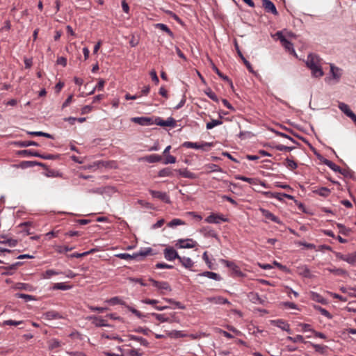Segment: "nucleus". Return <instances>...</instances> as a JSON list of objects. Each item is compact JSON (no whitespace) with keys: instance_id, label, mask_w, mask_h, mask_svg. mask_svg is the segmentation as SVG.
Segmentation results:
<instances>
[{"instance_id":"0eeeda50","label":"nucleus","mask_w":356,"mask_h":356,"mask_svg":"<svg viewBox=\"0 0 356 356\" xmlns=\"http://www.w3.org/2000/svg\"><path fill=\"white\" fill-rule=\"evenodd\" d=\"M197 243L192 238L179 239L177 241V246L179 248H193L195 247Z\"/></svg>"},{"instance_id":"79ce46f5","label":"nucleus","mask_w":356,"mask_h":356,"mask_svg":"<svg viewBox=\"0 0 356 356\" xmlns=\"http://www.w3.org/2000/svg\"><path fill=\"white\" fill-rule=\"evenodd\" d=\"M330 190L326 187H321L314 191V193L322 197H327L330 194Z\"/></svg>"},{"instance_id":"4be33fe9","label":"nucleus","mask_w":356,"mask_h":356,"mask_svg":"<svg viewBox=\"0 0 356 356\" xmlns=\"http://www.w3.org/2000/svg\"><path fill=\"white\" fill-rule=\"evenodd\" d=\"M179 262L186 268H191L193 267L194 263L193 261L188 257H180L178 259Z\"/></svg>"},{"instance_id":"a878e982","label":"nucleus","mask_w":356,"mask_h":356,"mask_svg":"<svg viewBox=\"0 0 356 356\" xmlns=\"http://www.w3.org/2000/svg\"><path fill=\"white\" fill-rule=\"evenodd\" d=\"M128 338L130 340H134L139 342L142 346L147 347L149 346V342L144 338L141 337H138L132 334L128 335Z\"/></svg>"},{"instance_id":"13d9d810","label":"nucleus","mask_w":356,"mask_h":356,"mask_svg":"<svg viewBox=\"0 0 356 356\" xmlns=\"http://www.w3.org/2000/svg\"><path fill=\"white\" fill-rule=\"evenodd\" d=\"M274 148L279 151L291 152V150H293L294 149V147H288V146H285L284 145L279 144V145H275Z\"/></svg>"},{"instance_id":"a18cd8bd","label":"nucleus","mask_w":356,"mask_h":356,"mask_svg":"<svg viewBox=\"0 0 356 356\" xmlns=\"http://www.w3.org/2000/svg\"><path fill=\"white\" fill-rule=\"evenodd\" d=\"M63 273L61 272H58V271H56L53 269H49V270H47L43 274H42V277L44 279H49L50 278L51 276L53 275H60V274H62Z\"/></svg>"},{"instance_id":"6e6d98bb","label":"nucleus","mask_w":356,"mask_h":356,"mask_svg":"<svg viewBox=\"0 0 356 356\" xmlns=\"http://www.w3.org/2000/svg\"><path fill=\"white\" fill-rule=\"evenodd\" d=\"M285 165L291 170H295L298 167L297 163L289 158L286 159Z\"/></svg>"},{"instance_id":"f8f14e48","label":"nucleus","mask_w":356,"mask_h":356,"mask_svg":"<svg viewBox=\"0 0 356 356\" xmlns=\"http://www.w3.org/2000/svg\"><path fill=\"white\" fill-rule=\"evenodd\" d=\"M260 211L261 212L262 215L267 219H269L272 220L274 222H276L277 224H282V221L280 220V218L277 216H275L274 214H273L270 211L268 210H266L265 209H260Z\"/></svg>"},{"instance_id":"3c124183","label":"nucleus","mask_w":356,"mask_h":356,"mask_svg":"<svg viewBox=\"0 0 356 356\" xmlns=\"http://www.w3.org/2000/svg\"><path fill=\"white\" fill-rule=\"evenodd\" d=\"M222 124V122L221 120H212L211 122H209L207 123V129H213L214 127L216 126H218V125H220Z\"/></svg>"},{"instance_id":"412c9836","label":"nucleus","mask_w":356,"mask_h":356,"mask_svg":"<svg viewBox=\"0 0 356 356\" xmlns=\"http://www.w3.org/2000/svg\"><path fill=\"white\" fill-rule=\"evenodd\" d=\"M207 300L210 302H213V303H216V304H220V305L230 304V302H229V300L227 299L224 298H222L221 296L211 297V298H208Z\"/></svg>"},{"instance_id":"58836bf2","label":"nucleus","mask_w":356,"mask_h":356,"mask_svg":"<svg viewBox=\"0 0 356 356\" xmlns=\"http://www.w3.org/2000/svg\"><path fill=\"white\" fill-rule=\"evenodd\" d=\"M248 297L250 300L254 304H262L264 302V300L259 297V296L257 293H250L248 295Z\"/></svg>"},{"instance_id":"f03ea898","label":"nucleus","mask_w":356,"mask_h":356,"mask_svg":"<svg viewBox=\"0 0 356 356\" xmlns=\"http://www.w3.org/2000/svg\"><path fill=\"white\" fill-rule=\"evenodd\" d=\"M275 35L280 40L282 46L285 48L286 51L293 54H296L293 44L283 35L281 31H277L275 33Z\"/></svg>"},{"instance_id":"09e8293b","label":"nucleus","mask_w":356,"mask_h":356,"mask_svg":"<svg viewBox=\"0 0 356 356\" xmlns=\"http://www.w3.org/2000/svg\"><path fill=\"white\" fill-rule=\"evenodd\" d=\"M311 346L315 349L316 352L321 354H323L327 349V346L323 345L314 344L311 343Z\"/></svg>"},{"instance_id":"f3484780","label":"nucleus","mask_w":356,"mask_h":356,"mask_svg":"<svg viewBox=\"0 0 356 356\" xmlns=\"http://www.w3.org/2000/svg\"><path fill=\"white\" fill-rule=\"evenodd\" d=\"M36 165H39L42 168H46V166H47L46 164H44L43 163H40V162H38V161H22L20 163V167H22V168L33 167V166H36Z\"/></svg>"},{"instance_id":"de8ad7c7","label":"nucleus","mask_w":356,"mask_h":356,"mask_svg":"<svg viewBox=\"0 0 356 356\" xmlns=\"http://www.w3.org/2000/svg\"><path fill=\"white\" fill-rule=\"evenodd\" d=\"M48 343L49 350H53L60 346V342L56 339L49 340Z\"/></svg>"},{"instance_id":"4c0bfd02","label":"nucleus","mask_w":356,"mask_h":356,"mask_svg":"<svg viewBox=\"0 0 356 356\" xmlns=\"http://www.w3.org/2000/svg\"><path fill=\"white\" fill-rule=\"evenodd\" d=\"M167 335L170 338H175V339L185 337L187 336L186 334L183 333L181 331H177V330H172V331L169 332L167 334Z\"/></svg>"},{"instance_id":"c756f323","label":"nucleus","mask_w":356,"mask_h":356,"mask_svg":"<svg viewBox=\"0 0 356 356\" xmlns=\"http://www.w3.org/2000/svg\"><path fill=\"white\" fill-rule=\"evenodd\" d=\"M298 269L299 273L301 275H302L303 277H308V278L312 277L311 272L307 266H305V265L301 266L298 267Z\"/></svg>"},{"instance_id":"5fc2aeb1","label":"nucleus","mask_w":356,"mask_h":356,"mask_svg":"<svg viewBox=\"0 0 356 356\" xmlns=\"http://www.w3.org/2000/svg\"><path fill=\"white\" fill-rule=\"evenodd\" d=\"M337 227L339 229V232L343 235H348L351 232L350 229L346 228L341 223H337Z\"/></svg>"},{"instance_id":"e2e57ef3","label":"nucleus","mask_w":356,"mask_h":356,"mask_svg":"<svg viewBox=\"0 0 356 356\" xmlns=\"http://www.w3.org/2000/svg\"><path fill=\"white\" fill-rule=\"evenodd\" d=\"M60 154H40V158L44 159H49V160H56L60 158Z\"/></svg>"},{"instance_id":"6ab92c4d","label":"nucleus","mask_w":356,"mask_h":356,"mask_svg":"<svg viewBox=\"0 0 356 356\" xmlns=\"http://www.w3.org/2000/svg\"><path fill=\"white\" fill-rule=\"evenodd\" d=\"M323 162V163L325 165L328 166L333 171L337 172H340L341 174H343V172H342L341 168L339 166H338L337 165H336L332 161H330V160H328L327 159H324Z\"/></svg>"},{"instance_id":"c85d7f7f","label":"nucleus","mask_w":356,"mask_h":356,"mask_svg":"<svg viewBox=\"0 0 356 356\" xmlns=\"http://www.w3.org/2000/svg\"><path fill=\"white\" fill-rule=\"evenodd\" d=\"M201 232L205 236L208 237H212V238H217V234L216 232L212 229L209 227H204Z\"/></svg>"},{"instance_id":"cd10ccee","label":"nucleus","mask_w":356,"mask_h":356,"mask_svg":"<svg viewBox=\"0 0 356 356\" xmlns=\"http://www.w3.org/2000/svg\"><path fill=\"white\" fill-rule=\"evenodd\" d=\"M339 108L348 117H349L353 112L350 108L349 106L343 102H339Z\"/></svg>"},{"instance_id":"9d476101","label":"nucleus","mask_w":356,"mask_h":356,"mask_svg":"<svg viewBox=\"0 0 356 356\" xmlns=\"http://www.w3.org/2000/svg\"><path fill=\"white\" fill-rule=\"evenodd\" d=\"M261 1H262V6L266 12L271 13L275 15H277L278 14L275 4L271 1H270V0H261Z\"/></svg>"},{"instance_id":"dca6fc26","label":"nucleus","mask_w":356,"mask_h":356,"mask_svg":"<svg viewBox=\"0 0 356 356\" xmlns=\"http://www.w3.org/2000/svg\"><path fill=\"white\" fill-rule=\"evenodd\" d=\"M90 320H92V323L96 327L108 326L106 321L101 317L92 316L89 317Z\"/></svg>"},{"instance_id":"20e7f679","label":"nucleus","mask_w":356,"mask_h":356,"mask_svg":"<svg viewBox=\"0 0 356 356\" xmlns=\"http://www.w3.org/2000/svg\"><path fill=\"white\" fill-rule=\"evenodd\" d=\"M149 193L152 195V197L157 198L165 203H170V200L169 196L165 192H161L154 190H149Z\"/></svg>"},{"instance_id":"f704fd0d","label":"nucleus","mask_w":356,"mask_h":356,"mask_svg":"<svg viewBox=\"0 0 356 356\" xmlns=\"http://www.w3.org/2000/svg\"><path fill=\"white\" fill-rule=\"evenodd\" d=\"M1 238H3L4 240L0 241V243L7 244L10 247H15L17 244V241L15 239L7 238L4 235H1Z\"/></svg>"},{"instance_id":"49530a36","label":"nucleus","mask_w":356,"mask_h":356,"mask_svg":"<svg viewBox=\"0 0 356 356\" xmlns=\"http://www.w3.org/2000/svg\"><path fill=\"white\" fill-rule=\"evenodd\" d=\"M152 252V249L151 248H145L144 249L140 250L138 252H136V254H138V258L139 257H146L149 254H151Z\"/></svg>"},{"instance_id":"69168bd1","label":"nucleus","mask_w":356,"mask_h":356,"mask_svg":"<svg viewBox=\"0 0 356 356\" xmlns=\"http://www.w3.org/2000/svg\"><path fill=\"white\" fill-rule=\"evenodd\" d=\"M165 158L163 161V163L167 165L169 163H175L176 162V158L174 156L170 154L165 155Z\"/></svg>"},{"instance_id":"864d4df0","label":"nucleus","mask_w":356,"mask_h":356,"mask_svg":"<svg viewBox=\"0 0 356 356\" xmlns=\"http://www.w3.org/2000/svg\"><path fill=\"white\" fill-rule=\"evenodd\" d=\"M152 316H154L158 321L161 322H170L168 317H165L164 314L152 313Z\"/></svg>"},{"instance_id":"72a5a7b5","label":"nucleus","mask_w":356,"mask_h":356,"mask_svg":"<svg viewBox=\"0 0 356 356\" xmlns=\"http://www.w3.org/2000/svg\"><path fill=\"white\" fill-rule=\"evenodd\" d=\"M312 75L315 77H321L323 75V72L319 64L310 69Z\"/></svg>"},{"instance_id":"2eb2a0df","label":"nucleus","mask_w":356,"mask_h":356,"mask_svg":"<svg viewBox=\"0 0 356 356\" xmlns=\"http://www.w3.org/2000/svg\"><path fill=\"white\" fill-rule=\"evenodd\" d=\"M211 67L213 69V70L222 79H223L224 81H227V83H229V84L232 87L233 86V83L232 81V80L226 75L223 74L219 70L218 68L215 65V64L212 62V60H211Z\"/></svg>"},{"instance_id":"c9c22d12","label":"nucleus","mask_w":356,"mask_h":356,"mask_svg":"<svg viewBox=\"0 0 356 356\" xmlns=\"http://www.w3.org/2000/svg\"><path fill=\"white\" fill-rule=\"evenodd\" d=\"M155 27L158 28L163 31H165L170 37L174 38L173 33L170 31V29L164 24L158 23L155 24Z\"/></svg>"},{"instance_id":"4468645a","label":"nucleus","mask_w":356,"mask_h":356,"mask_svg":"<svg viewBox=\"0 0 356 356\" xmlns=\"http://www.w3.org/2000/svg\"><path fill=\"white\" fill-rule=\"evenodd\" d=\"M271 323L280 328H281L282 330H285L289 333H291V330L289 325L286 323L285 321L279 319V320H274L271 321Z\"/></svg>"},{"instance_id":"f257e3e1","label":"nucleus","mask_w":356,"mask_h":356,"mask_svg":"<svg viewBox=\"0 0 356 356\" xmlns=\"http://www.w3.org/2000/svg\"><path fill=\"white\" fill-rule=\"evenodd\" d=\"M213 145V143H207V142H202L201 143H193L186 141L184 142L182 144V146L186 148H194V149H201L203 151H207V149L206 147H210Z\"/></svg>"},{"instance_id":"423d86ee","label":"nucleus","mask_w":356,"mask_h":356,"mask_svg":"<svg viewBox=\"0 0 356 356\" xmlns=\"http://www.w3.org/2000/svg\"><path fill=\"white\" fill-rule=\"evenodd\" d=\"M234 46H235V48H236V50L237 51L238 55L239 56V57L243 60L244 65L246 66V67L248 68V71L250 73H252V74H255L256 72L254 71L252 65L250 64V63L248 60H246V58L244 57V56L241 53V50L239 49V46L238 44V42H237V41L236 40H234Z\"/></svg>"},{"instance_id":"a211bd4d","label":"nucleus","mask_w":356,"mask_h":356,"mask_svg":"<svg viewBox=\"0 0 356 356\" xmlns=\"http://www.w3.org/2000/svg\"><path fill=\"white\" fill-rule=\"evenodd\" d=\"M175 171L177 172L179 174V175H181L183 177H186V178H188V179H195L197 177V176L195 173H193V172L188 171L186 168V169H179V170H175Z\"/></svg>"},{"instance_id":"7ed1b4c3","label":"nucleus","mask_w":356,"mask_h":356,"mask_svg":"<svg viewBox=\"0 0 356 356\" xmlns=\"http://www.w3.org/2000/svg\"><path fill=\"white\" fill-rule=\"evenodd\" d=\"M154 124L161 127H175L176 126V120L173 118H168L166 120H163L159 117H157L154 120Z\"/></svg>"},{"instance_id":"2f4dec72","label":"nucleus","mask_w":356,"mask_h":356,"mask_svg":"<svg viewBox=\"0 0 356 356\" xmlns=\"http://www.w3.org/2000/svg\"><path fill=\"white\" fill-rule=\"evenodd\" d=\"M158 176L161 177H172L173 170L170 168H163L158 172Z\"/></svg>"},{"instance_id":"bb28decb","label":"nucleus","mask_w":356,"mask_h":356,"mask_svg":"<svg viewBox=\"0 0 356 356\" xmlns=\"http://www.w3.org/2000/svg\"><path fill=\"white\" fill-rule=\"evenodd\" d=\"M14 145H15L16 146L19 147H29V146H31V145L39 146L38 143H36L35 141H32V140H29V141H16V142L14 143Z\"/></svg>"},{"instance_id":"39448f33","label":"nucleus","mask_w":356,"mask_h":356,"mask_svg":"<svg viewBox=\"0 0 356 356\" xmlns=\"http://www.w3.org/2000/svg\"><path fill=\"white\" fill-rule=\"evenodd\" d=\"M131 120L141 126H149L154 123V120L149 117H135L132 118Z\"/></svg>"},{"instance_id":"680f3d73","label":"nucleus","mask_w":356,"mask_h":356,"mask_svg":"<svg viewBox=\"0 0 356 356\" xmlns=\"http://www.w3.org/2000/svg\"><path fill=\"white\" fill-rule=\"evenodd\" d=\"M287 339L293 342V343H298V342H303L305 343L304 341V338L302 335L298 334L294 337H288Z\"/></svg>"},{"instance_id":"052dcab7","label":"nucleus","mask_w":356,"mask_h":356,"mask_svg":"<svg viewBox=\"0 0 356 356\" xmlns=\"http://www.w3.org/2000/svg\"><path fill=\"white\" fill-rule=\"evenodd\" d=\"M206 168L209 170V172H221L222 169L217 165L210 163L206 165Z\"/></svg>"},{"instance_id":"8fccbe9b","label":"nucleus","mask_w":356,"mask_h":356,"mask_svg":"<svg viewBox=\"0 0 356 356\" xmlns=\"http://www.w3.org/2000/svg\"><path fill=\"white\" fill-rule=\"evenodd\" d=\"M70 288L71 286L66 285L65 283L63 282L56 283L53 286V289L55 290H68Z\"/></svg>"},{"instance_id":"aec40b11","label":"nucleus","mask_w":356,"mask_h":356,"mask_svg":"<svg viewBox=\"0 0 356 356\" xmlns=\"http://www.w3.org/2000/svg\"><path fill=\"white\" fill-rule=\"evenodd\" d=\"M45 319L53 320L61 318V315L56 311H49L43 314Z\"/></svg>"},{"instance_id":"4d7b16f0","label":"nucleus","mask_w":356,"mask_h":356,"mask_svg":"<svg viewBox=\"0 0 356 356\" xmlns=\"http://www.w3.org/2000/svg\"><path fill=\"white\" fill-rule=\"evenodd\" d=\"M235 179L238 180H242L246 182H248L249 184H255L256 179L253 178H249L246 177L242 175H236Z\"/></svg>"},{"instance_id":"c03bdc74","label":"nucleus","mask_w":356,"mask_h":356,"mask_svg":"<svg viewBox=\"0 0 356 356\" xmlns=\"http://www.w3.org/2000/svg\"><path fill=\"white\" fill-rule=\"evenodd\" d=\"M314 308L315 309L319 311V312L324 316H325L326 318H327L328 319H331L332 318V315L325 309L320 307V306H318V305H315L314 306Z\"/></svg>"},{"instance_id":"e433bc0d","label":"nucleus","mask_w":356,"mask_h":356,"mask_svg":"<svg viewBox=\"0 0 356 356\" xmlns=\"http://www.w3.org/2000/svg\"><path fill=\"white\" fill-rule=\"evenodd\" d=\"M118 258L122 259H138V254L134 253L133 254H130L128 253H120L115 255Z\"/></svg>"},{"instance_id":"603ef678","label":"nucleus","mask_w":356,"mask_h":356,"mask_svg":"<svg viewBox=\"0 0 356 356\" xmlns=\"http://www.w3.org/2000/svg\"><path fill=\"white\" fill-rule=\"evenodd\" d=\"M345 261L350 264L356 263V252L346 254Z\"/></svg>"},{"instance_id":"37998d69","label":"nucleus","mask_w":356,"mask_h":356,"mask_svg":"<svg viewBox=\"0 0 356 356\" xmlns=\"http://www.w3.org/2000/svg\"><path fill=\"white\" fill-rule=\"evenodd\" d=\"M157 289L161 291V293H163V291H171V287L167 282H159Z\"/></svg>"},{"instance_id":"5701e85b","label":"nucleus","mask_w":356,"mask_h":356,"mask_svg":"<svg viewBox=\"0 0 356 356\" xmlns=\"http://www.w3.org/2000/svg\"><path fill=\"white\" fill-rule=\"evenodd\" d=\"M17 154L20 155V156H36V157L40 156V153H38V152L33 151V150H31V149H24V150L18 151Z\"/></svg>"},{"instance_id":"ddd939ff","label":"nucleus","mask_w":356,"mask_h":356,"mask_svg":"<svg viewBox=\"0 0 356 356\" xmlns=\"http://www.w3.org/2000/svg\"><path fill=\"white\" fill-rule=\"evenodd\" d=\"M319 64V58L315 54H309L306 61L307 66L311 69Z\"/></svg>"},{"instance_id":"a19ab883","label":"nucleus","mask_w":356,"mask_h":356,"mask_svg":"<svg viewBox=\"0 0 356 356\" xmlns=\"http://www.w3.org/2000/svg\"><path fill=\"white\" fill-rule=\"evenodd\" d=\"M326 270L329 271L330 273H334L336 275H347L348 273L346 270L342 269V268H326Z\"/></svg>"},{"instance_id":"6e6552de","label":"nucleus","mask_w":356,"mask_h":356,"mask_svg":"<svg viewBox=\"0 0 356 356\" xmlns=\"http://www.w3.org/2000/svg\"><path fill=\"white\" fill-rule=\"evenodd\" d=\"M164 257L168 261H173L175 259H179V255L173 248H167L163 251Z\"/></svg>"},{"instance_id":"bf43d9fd","label":"nucleus","mask_w":356,"mask_h":356,"mask_svg":"<svg viewBox=\"0 0 356 356\" xmlns=\"http://www.w3.org/2000/svg\"><path fill=\"white\" fill-rule=\"evenodd\" d=\"M184 222L182 221L181 220L178 219V218H174L170 222H169L168 223V226L170 227H173L175 226L181 225H184Z\"/></svg>"},{"instance_id":"1a4fd4ad","label":"nucleus","mask_w":356,"mask_h":356,"mask_svg":"<svg viewBox=\"0 0 356 356\" xmlns=\"http://www.w3.org/2000/svg\"><path fill=\"white\" fill-rule=\"evenodd\" d=\"M205 221L208 223L218 224L220 223V221L227 222V219L225 218L222 215H217L215 213H212L205 219Z\"/></svg>"},{"instance_id":"7c9ffc66","label":"nucleus","mask_w":356,"mask_h":356,"mask_svg":"<svg viewBox=\"0 0 356 356\" xmlns=\"http://www.w3.org/2000/svg\"><path fill=\"white\" fill-rule=\"evenodd\" d=\"M340 71H341V70L339 67H335L333 65H330V72L332 74V76L333 79H334L337 81L340 79V77L341 76Z\"/></svg>"},{"instance_id":"b1692460","label":"nucleus","mask_w":356,"mask_h":356,"mask_svg":"<svg viewBox=\"0 0 356 356\" xmlns=\"http://www.w3.org/2000/svg\"><path fill=\"white\" fill-rule=\"evenodd\" d=\"M144 160L149 163L159 162L162 160V156L158 154H151L146 156Z\"/></svg>"},{"instance_id":"338daca9","label":"nucleus","mask_w":356,"mask_h":356,"mask_svg":"<svg viewBox=\"0 0 356 356\" xmlns=\"http://www.w3.org/2000/svg\"><path fill=\"white\" fill-rule=\"evenodd\" d=\"M15 296L17 298L24 299L26 302L29 301V300H35V298H34V297L33 296L29 295V294L17 293Z\"/></svg>"},{"instance_id":"0e129e2a","label":"nucleus","mask_w":356,"mask_h":356,"mask_svg":"<svg viewBox=\"0 0 356 356\" xmlns=\"http://www.w3.org/2000/svg\"><path fill=\"white\" fill-rule=\"evenodd\" d=\"M205 94L213 101L216 102H218V98L217 95L211 89H207L205 91Z\"/></svg>"},{"instance_id":"ea45409f","label":"nucleus","mask_w":356,"mask_h":356,"mask_svg":"<svg viewBox=\"0 0 356 356\" xmlns=\"http://www.w3.org/2000/svg\"><path fill=\"white\" fill-rule=\"evenodd\" d=\"M101 337L102 338H106V339H113V340H116L118 341V342L121 343V342H123L124 340L120 337L118 334H106L105 332H102L101 334Z\"/></svg>"},{"instance_id":"774afa93","label":"nucleus","mask_w":356,"mask_h":356,"mask_svg":"<svg viewBox=\"0 0 356 356\" xmlns=\"http://www.w3.org/2000/svg\"><path fill=\"white\" fill-rule=\"evenodd\" d=\"M127 354L129 356H143V353H140L136 349H131L128 350Z\"/></svg>"},{"instance_id":"9b49d317","label":"nucleus","mask_w":356,"mask_h":356,"mask_svg":"<svg viewBox=\"0 0 356 356\" xmlns=\"http://www.w3.org/2000/svg\"><path fill=\"white\" fill-rule=\"evenodd\" d=\"M220 262L229 268L235 275H241L242 273L238 266L234 262L225 259H220Z\"/></svg>"},{"instance_id":"393cba45","label":"nucleus","mask_w":356,"mask_h":356,"mask_svg":"<svg viewBox=\"0 0 356 356\" xmlns=\"http://www.w3.org/2000/svg\"><path fill=\"white\" fill-rule=\"evenodd\" d=\"M199 275L207 277L208 278H210V279H212L214 280H217V281H219L221 280V277L218 274L213 273V272H211V271L203 272V273L199 274Z\"/></svg>"},{"instance_id":"473e14b6","label":"nucleus","mask_w":356,"mask_h":356,"mask_svg":"<svg viewBox=\"0 0 356 356\" xmlns=\"http://www.w3.org/2000/svg\"><path fill=\"white\" fill-rule=\"evenodd\" d=\"M310 298L312 300L316 301L317 302H320L322 304H325L326 300L324 298H323L320 294L316 292H311Z\"/></svg>"}]
</instances>
